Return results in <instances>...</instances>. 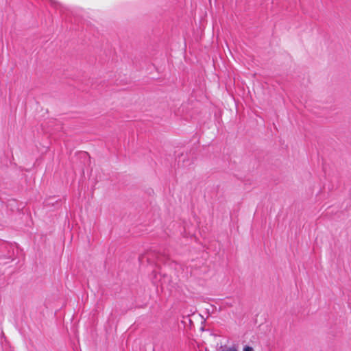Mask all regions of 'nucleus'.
<instances>
[{
    "label": "nucleus",
    "mask_w": 351,
    "mask_h": 351,
    "mask_svg": "<svg viewBox=\"0 0 351 351\" xmlns=\"http://www.w3.org/2000/svg\"><path fill=\"white\" fill-rule=\"evenodd\" d=\"M243 351H254V349L251 346H246L244 347Z\"/></svg>",
    "instance_id": "obj_1"
},
{
    "label": "nucleus",
    "mask_w": 351,
    "mask_h": 351,
    "mask_svg": "<svg viewBox=\"0 0 351 351\" xmlns=\"http://www.w3.org/2000/svg\"><path fill=\"white\" fill-rule=\"evenodd\" d=\"M49 1L51 2V5H53V6H54L56 8L57 7L58 5H59L58 3L56 2L53 0H49Z\"/></svg>",
    "instance_id": "obj_2"
},
{
    "label": "nucleus",
    "mask_w": 351,
    "mask_h": 351,
    "mask_svg": "<svg viewBox=\"0 0 351 351\" xmlns=\"http://www.w3.org/2000/svg\"><path fill=\"white\" fill-rule=\"evenodd\" d=\"M222 351H237V350L234 347H231L226 350H223Z\"/></svg>",
    "instance_id": "obj_3"
}]
</instances>
